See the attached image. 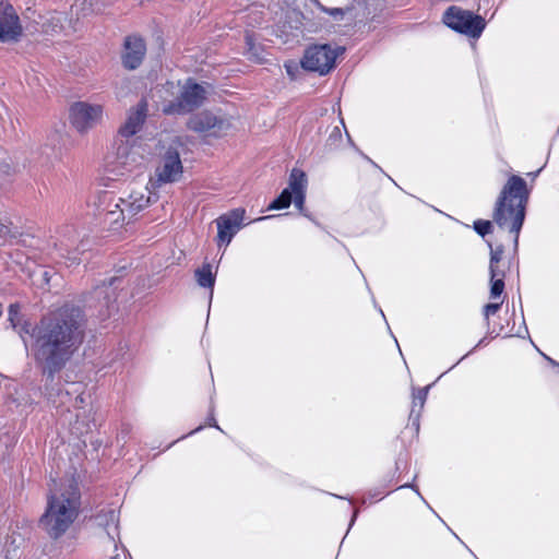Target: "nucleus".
<instances>
[{"label":"nucleus","mask_w":559,"mask_h":559,"mask_svg":"<svg viewBox=\"0 0 559 559\" xmlns=\"http://www.w3.org/2000/svg\"><path fill=\"white\" fill-rule=\"evenodd\" d=\"M86 319L81 308L64 305L44 317L32 330L35 360L48 377L60 371L83 343Z\"/></svg>","instance_id":"f257e3e1"},{"label":"nucleus","mask_w":559,"mask_h":559,"mask_svg":"<svg viewBox=\"0 0 559 559\" xmlns=\"http://www.w3.org/2000/svg\"><path fill=\"white\" fill-rule=\"evenodd\" d=\"M79 510L80 492L78 486L70 481L51 492L39 523L49 537L57 539L72 526Z\"/></svg>","instance_id":"f03ea898"},{"label":"nucleus","mask_w":559,"mask_h":559,"mask_svg":"<svg viewBox=\"0 0 559 559\" xmlns=\"http://www.w3.org/2000/svg\"><path fill=\"white\" fill-rule=\"evenodd\" d=\"M527 199L528 190L525 180L513 175L502 188L493 210V222L500 228L513 233L515 243L525 218Z\"/></svg>","instance_id":"7ed1b4c3"},{"label":"nucleus","mask_w":559,"mask_h":559,"mask_svg":"<svg viewBox=\"0 0 559 559\" xmlns=\"http://www.w3.org/2000/svg\"><path fill=\"white\" fill-rule=\"evenodd\" d=\"M164 98L163 112L185 115L200 107L206 98V88L187 80L185 84L167 82L160 90Z\"/></svg>","instance_id":"20e7f679"},{"label":"nucleus","mask_w":559,"mask_h":559,"mask_svg":"<svg viewBox=\"0 0 559 559\" xmlns=\"http://www.w3.org/2000/svg\"><path fill=\"white\" fill-rule=\"evenodd\" d=\"M143 159L135 147L134 139L116 135L111 151L106 156V166L115 175H122L123 170H131Z\"/></svg>","instance_id":"39448f33"},{"label":"nucleus","mask_w":559,"mask_h":559,"mask_svg":"<svg viewBox=\"0 0 559 559\" xmlns=\"http://www.w3.org/2000/svg\"><path fill=\"white\" fill-rule=\"evenodd\" d=\"M343 52L344 48L341 46L332 47L328 44L310 46L305 50L301 67L307 71L325 75L335 67L336 58Z\"/></svg>","instance_id":"423d86ee"},{"label":"nucleus","mask_w":559,"mask_h":559,"mask_svg":"<svg viewBox=\"0 0 559 559\" xmlns=\"http://www.w3.org/2000/svg\"><path fill=\"white\" fill-rule=\"evenodd\" d=\"M442 20L448 27L472 38H479L486 27V22L480 15L456 5L448 8Z\"/></svg>","instance_id":"0eeeda50"},{"label":"nucleus","mask_w":559,"mask_h":559,"mask_svg":"<svg viewBox=\"0 0 559 559\" xmlns=\"http://www.w3.org/2000/svg\"><path fill=\"white\" fill-rule=\"evenodd\" d=\"M103 112L104 108L99 104L76 102L70 107L69 120L79 133L84 134L102 121Z\"/></svg>","instance_id":"6e6552de"},{"label":"nucleus","mask_w":559,"mask_h":559,"mask_svg":"<svg viewBox=\"0 0 559 559\" xmlns=\"http://www.w3.org/2000/svg\"><path fill=\"white\" fill-rule=\"evenodd\" d=\"M188 128L206 135L221 136L231 128V122L226 116L202 111L189 119Z\"/></svg>","instance_id":"1a4fd4ad"},{"label":"nucleus","mask_w":559,"mask_h":559,"mask_svg":"<svg viewBox=\"0 0 559 559\" xmlns=\"http://www.w3.org/2000/svg\"><path fill=\"white\" fill-rule=\"evenodd\" d=\"M23 35L21 19L14 7L5 1H0V41L16 43Z\"/></svg>","instance_id":"9d476101"},{"label":"nucleus","mask_w":559,"mask_h":559,"mask_svg":"<svg viewBox=\"0 0 559 559\" xmlns=\"http://www.w3.org/2000/svg\"><path fill=\"white\" fill-rule=\"evenodd\" d=\"M152 202V192L147 185L135 186L126 198H120L115 207L119 210L124 219L131 218L144 210Z\"/></svg>","instance_id":"9b49d317"},{"label":"nucleus","mask_w":559,"mask_h":559,"mask_svg":"<svg viewBox=\"0 0 559 559\" xmlns=\"http://www.w3.org/2000/svg\"><path fill=\"white\" fill-rule=\"evenodd\" d=\"M245 216V210L236 209L226 215H222L216 219L218 245H228L235 234L239 230Z\"/></svg>","instance_id":"f8f14e48"},{"label":"nucleus","mask_w":559,"mask_h":559,"mask_svg":"<svg viewBox=\"0 0 559 559\" xmlns=\"http://www.w3.org/2000/svg\"><path fill=\"white\" fill-rule=\"evenodd\" d=\"M146 116L147 104L142 100L128 111L127 118L120 126L117 135L126 139H134V135L142 129Z\"/></svg>","instance_id":"ddd939ff"},{"label":"nucleus","mask_w":559,"mask_h":559,"mask_svg":"<svg viewBox=\"0 0 559 559\" xmlns=\"http://www.w3.org/2000/svg\"><path fill=\"white\" fill-rule=\"evenodd\" d=\"M181 174L179 153L176 150H168L156 169L157 180L163 183L174 182L180 178Z\"/></svg>","instance_id":"4468645a"},{"label":"nucleus","mask_w":559,"mask_h":559,"mask_svg":"<svg viewBox=\"0 0 559 559\" xmlns=\"http://www.w3.org/2000/svg\"><path fill=\"white\" fill-rule=\"evenodd\" d=\"M146 47L142 38L129 36L124 40V49L122 52V64L129 70L136 69L143 61Z\"/></svg>","instance_id":"2eb2a0df"},{"label":"nucleus","mask_w":559,"mask_h":559,"mask_svg":"<svg viewBox=\"0 0 559 559\" xmlns=\"http://www.w3.org/2000/svg\"><path fill=\"white\" fill-rule=\"evenodd\" d=\"M289 188L293 191V202L295 206L302 212L305 198H306V188H307V178L306 174L297 168H294L290 173L289 177Z\"/></svg>","instance_id":"dca6fc26"},{"label":"nucleus","mask_w":559,"mask_h":559,"mask_svg":"<svg viewBox=\"0 0 559 559\" xmlns=\"http://www.w3.org/2000/svg\"><path fill=\"white\" fill-rule=\"evenodd\" d=\"M195 278L201 287L213 288L215 276L212 272L211 264H203L202 267L195 271Z\"/></svg>","instance_id":"f3484780"},{"label":"nucleus","mask_w":559,"mask_h":559,"mask_svg":"<svg viewBox=\"0 0 559 559\" xmlns=\"http://www.w3.org/2000/svg\"><path fill=\"white\" fill-rule=\"evenodd\" d=\"M9 321L14 330L19 332L21 336L23 333H29L27 324H21L20 307L19 305H11L9 307Z\"/></svg>","instance_id":"a211bd4d"},{"label":"nucleus","mask_w":559,"mask_h":559,"mask_svg":"<svg viewBox=\"0 0 559 559\" xmlns=\"http://www.w3.org/2000/svg\"><path fill=\"white\" fill-rule=\"evenodd\" d=\"M293 202V191L288 187L282 191V193L276 198L270 205L269 210H282L287 209Z\"/></svg>","instance_id":"6ab92c4d"},{"label":"nucleus","mask_w":559,"mask_h":559,"mask_svg":"<svg viewBox=\"0 0 559 559\" xmlns=\"http://www.w3.org/2000/svg\"><path fill=\"white\" fill-rule=\"evenodd\" d=\"M503 272H498V276L493 277V275H490V297L497 298L500 297V295L503 293L504 289V282H503Z\"/></svg>","instance_id":"aec40b11"},{"label":"nucleus","mask_w":559,"mask_h":559,"mask_svg":"<svg viewBox=\"0 0 559 559\" xmlns=\"http://www.w3.org/2000/svg\"><path fill=\"white\" fill-rule=\"evenodd\" d=\"M109 286L102 285L95 288L94 295L97 299L103 298L104 305L109 308L111 300L116 298V295L114 292L109 293Z\"/></svg>","instance_id":"412c9836"},{"label":"nucleus","mask_w":559,"mask_h":559,"mask_svg":"<svg viewBox=\"0 0 559 559\" xmlns=\"http://www.w3.org/2000/svg\"><path fill=\"white\" fill-rule=\"evenodd\" d=\"M62 19L60 16H51L43 24V31L46 34H55L58 33L62 27Z\"/></svg>","instance_id":"4be33fe9"},{"label":"nucleus","mask_w":559,"mask_h":559,"mask_svg":"<svg viewBox=\"0 0 559 559\" xmlns=\"http://www.w3.org/2000/svg\"><path fill=\"white\" fill-rule=\"evenodd\" d=\"M428 386L419 389L416 393L413 394V409L415 407L423 408L428 395ZM414 411H412V414Z\"/></svg>","instance_id":"5701e85b"},{"label":"nucleus","mask_w":559,"mask_h":559,"mask_svg":"<svg viewBox=\"0 0 559 559\" xmlns=\"http://www.w3.org/2000/svg\"><path fill=\"white\" fill-rule=\"evenodd\" d=\"M501 255H502L501 249L491 251L489 272H490V275H493V277L498 276L499 271L497 270V263L501 260Z\"/></svg>","instance_id":"b1692460"},{"label":"nucleus","mask_w":559,"mask_h":559,"mask_svg":"<svg viewBox=\"0 0 559 559\" xmlns=\"http://www.w3.org/2000/svg\"><path fill=\"white\" fill-rule=\"evenodd\" d=\"M474 228L475 230L480 235V236H485L487 234H489L492 229V224L490 221H476L474 223Z\"/></svg>","instance_id":"393cba45"},{"label":"nucleus","mask_w":559,"mask_h":559,"mask_svg":"<svg viewBox=\"0 0 559 559\" xmlns=\"http://www.w3.org/2000/svg\"><path fill=\"white\" fill-rule=\"evenodd\" d=\"M246 43L248 46L247 53H248L249 58H258L259 57L258 48L254 46L251 35L246 36Z\"/></svg>","instance_id":"a878e982"},{"label":"nucleus","mask_w":559,"mask_h":559,"mask_svg":"<svg viewBox=\"0 0 559 559\" xmlns=\"http://www.w3.org/2000/svg\"><path fill=\"white\" fill-rule=\"evenodd\" d=\"M11 222L5 217H0V237H7L11 234Z\"/></svg>","instance_id":"bb28decb"},{"label":"nucleus","mask_w":559,"mask_h":559,"mask_svg":"<svg viewBox=\"0 0 559 559\" xmlns=\"http://www.w3.org/2000/svg\"><path fill=\"white\" fill-rule=\"evenodd\" d=\"M500 306H501L500 302L487 304L484 307V314H485L486 319H488L489 316L497 313L500 309Z\"/></svg>","instance_id":"cd10ccee"},{"label":"nucleus","mask_w":559,"mask_h":559,"mask_svg":"<svg viewBox=\"0 0 559 559\" xmlns=\"http://www.w3.org/2000/svg\"><path fill=\"white\" fill-rule=\"evenodd\" d=\"M323 11L332 15L333 17L337 19L344 15L345 10L341 8H333V9H325L323 8Z\"/></svg>","instance_id":"c85d7f7f"},{"label":"nucleus","mask_w":559,"mask_h":559,"mask_svg":"<svg viewBox=\"0 0 559 559\" xmlns=\"http://www.w3.org/2000/svg\"><path fill=\"white\" fill-rule=\"evenodd\" d=\"M0 559H17L16 549H7L5 551L0 552Z\"/></svg>","instance_id":"c756f323"},{"label":"nucleus","mask_w":559,"mask_h":559,"mask_svg":"<svg viewBox=\"0 0 559 559\" xmlns=\"http://www.w3.org/2000/svg\"><path fill=\"white\" fill-rule=\"evenodd\" d=\"M85 402L86 397L82 393H78V395L74 397V407L82 408Z\"/></svg>","instance_id":"7c9ffc66"},{"label":"nucleus","mask_w":559,"mask_h":559,"mask_svg":"<svg viewBox=\"0 0 559 559\" xmlns=\"http://www.w3.org/2000/svg\"><path fill=\"white\" fill-rule=\"evenodd\" d=\"M109 516H110L111 523H116L117 522V514H116V512L114 510L109 511Z\"/></svg>","instance_id":"2f4dec72"},{"label":"nucleus","mask_w":559,"mask_h":559,"mask_svg":"<svg viewBox=\"0 0 559 559\" xmlns=\"http://www.w3.org/2000/svg\"><path fill=\"white\" fill-rule=\"evenodd\" d=\"M69 260H70V264L69 265H73V264H78L79 263V259L76 257H69Z\"/></svg>","instance_id":"473e14b6"},{"label":"nucleus","mask_w":559,"mask_h":559,"mask_svg":"<svg viewBox=\"0 0 559 559\" xmlns=\"http://www.w3.org/2000/svg\"><path fill=\"white\" fill-rule=\"evenodd\" d=\"M285 68H286V70H287L288 74H289V75H293V69H292V68H293V66H292V64H285Z\"/></svg>","instance_id":"72a5a7b5"},{"label":"nucleus","mask_w":559,"mask_h":559,"mask_svg":"<svg viewBox=\"0 0 559 559\" xmlns=\"http://www.w3.org/2000/svg\"><path fill=\"white\" fill-rule=\"evenodd\" d=\"M210 426H213V427H216L217 429H221V428L216 425V420H215L214 418H212V419H211Z\"/></svg>","instance_id":"f704fd0d"},{"label":"nucleus","mask_w":559,"mask_h":559,"mask_svg":"<svg viewBox=\"0 0 559 559\" xmlns=\"http://www.w3.org/2000/svg\"><path fill=\"white\" fill-rule=\"evenodd\" d=\"M74 386H75V388H74L73 392H74V393H78V392H79V389H80V385L74 384Z\"/></svg>","instance_id":"c9c22d12"},{"label":"nucleus","mask_w":559,"mask_h":559,"mask_svg":"<svg viewBox=\"0 0 559 559\" xmlns=\"http://www.w3.org/2000/svg\"><path fill=\"white\" fill-rule=\"evenodd\" d=\"M272 216L260 217L259 221L271 218Z\"/></svg>","instance_id":"e433bc0d"},{"label":"nucleus","mask_w":559,"mask_h":559,"mask_svg":"<svg viewBox=\"0 0 559 559\" xmlns=\"http://www.w3.org/2000/svg\"><path fill=\"white\" fill-rule=\"evenodd\" d=\"M114 282H115V278H111L109 282V286H112Z\"/></svg>","instance_id":"4c0bfd02"},{"label":"nucleus","mask_w":559,"mask_h":559,"mask_svg":"<svg viewBox=\"0 0 559 559\" xmlns=\"http://www.w3.org/2000/svg\"><path fill=\"white\" fill-rule=\"evenodd\" d=\"M201 429H202V427L200 426V427H198L195 430H193L191 433H193V432H195V431H199V430H201Z\"/></svg>","instance_id":"58836bf2"},{"label":"nucleus","mask_w":559,"mask_h":559,"mask_svg":"<svg viewBox=\"0 0 559 559\" xmlns=\"http://www.w3.org/2000/svg\"><path fill=\"white\" fill-rule=\"evenodd\" d=\"M2 314V305L0 304V316Z\"/></svg>","instance_id":"ea45409f"}]
</instances>
